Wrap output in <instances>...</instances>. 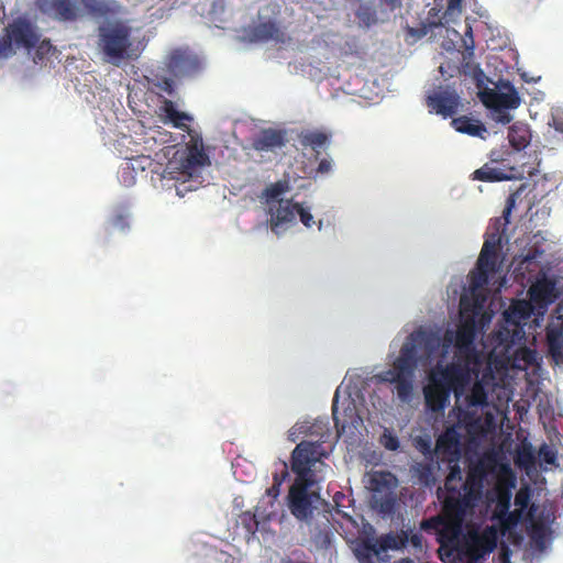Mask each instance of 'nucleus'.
<instances>
[{"label":"nucleus","mask_w":563,"mask_h":563,"mask_svg":"<svg viewBox=\"0 0 563 563\" xmlns=\"http://www.w3.org/2000/svg\"><path fill=\"white\" fill-rule=\"evenodd\" d=\"M519 512H505L503 517H500V523L504 530H508L515 527L519 521Z\"/></svg>","instance_id":"a18cd8bd"},{"label":"nucleus","mask_w":563,"mask_h":563,"mask_svg":"<svg viewBox=\"0 0 563 563\" xmlns=\"http://www.w3.org/2000/svg\"><path fill=\"white\" fill-rule=\"evenodd\" d=\"M382 12H394L401 7V0H378Z\"/></svg>","instance_id":"8fccbe9b"},{"label":"nucleus","mask_w":563,"mask_h":563,"mask_svg":"<svg viewBox=\"0 0 563 563\" xmlns=\"http://www.w3.org/2000/svg\"><path fill=\"white\" fill-rule=\"evenodd\" d=\"M497 113L496 121L507 124L512 120V117L506 110L495 111Z\"/></svg>","instance_id":"603ef678"},{"label":"nucleus","mask_w":563,"mask_h":563,"mask_svg":"<svg viewBox=\"0 0 563 563\" xmlns=\"http://www.w3.org/2000/svg\"><path fill=\"white\" fill-rule=\"evenodd\" d=\"M515 503L516 505H519L521 507H526L527 506V497L526 496H521V494H518L515 498Z\"/></svg>","instance_id":"680f3d73"},{"label":"nucleus","mask_w":563,"mask_h":563,"mask_svg":"<svg viewBox=\"0 0 563 563\" xmlns=\"http://www.w3.org/2000/svg\"><path fill=\"white\" fill-rule=\"evenodd\" d=\"M38 11L57 21H75L79 16L78 0H36Z\"/></svg>","instance_id":"4468645a"},{"label":"nucleus","mask_w":563,"mask_h":563,"mask_svg":"<svg viewBox=\"0 0 563 563\" xmlns=\"http://www.w3.org/2000/svg\"><path fill=\"white\" fill-rule=\"evenodd\" d=\"M516 358L522 361L526 366L533 365L537 361V353L534 350L520 347L516 351Z\"/></svg>","instance_id":"c03bdc74"},{"label":"nucleus","mask_w":563,"mask_h":563,"mask_svg":"<svg viewBox=\"0 0 563 563\" xmlns=\"http://www.w3.org/2000/svg\"><path fill=\"white\" fill-rule=\"evenodd\" d=\"M461 13V0H448L446 10L443 13V16L440 21V24L443 25L451 21V16L454 14Z\"/></svg>","instance_id":"79ce46f5"},{"label":"nucleus","mask_w":563,"mask_h":563,"mask_svg":"<svg viewBox=\"0 0 563 563\" xmlns=\"http://www.w3.org/2000/svg\"><path fill=\"white\" fill-rule=\"evenodd\" d=\"M355 15L365 27H369L378 22L377 10L369 4H361Z\"/></svg>","instance_id":"c9c22d12"},{"label":"nucleus","mask_w":563,"mask_h":563,"mask_svg":"<svg viewBox=\"0 0 563 563\" xmlns=\"http://www.w3.org/2000/svg\"><path fill=\"white\" fill-rule=\"evenodd\" d=\"M296 214L299 216L301 223L306 228H311L314 223L313 217L308 209H305L300 203H297Z\"/></svg>","instance_id":"49530a36"},{"label":"nucleus","mask_w":563,"mask_h":563,"mask_svg":"<svg viewBox=\"0 0 563 563\" xmlns=\"http://www.w3.org/2000/svg\"><path fill=\"white\" fill-rule=\"evenodd\" d=\"M380 443L389 451H397L400 446L398 438L388 429L384 430L380 437Z\"/></svg>","instance_id":"a19ab883"},{"label":"nucleus","mask_w":563,"mask_h":563,"mask_svg":"<svg viewBox=\"0 0 563 563\" xmlns=\"http://www.w3.org/2000/svg\"><path fill=\"white\" fill-rule=\"evenodd\" d=\"M496 89L485 88L479 91L481 101L494 111L516 109L520 104V97L514 85L508 80H499Z\"/></svg>","instance_id":"9b49d317"},{"label":"nucleus","mask_w":563,"mask_h":563,"mask_svg":"<svg viewBox=\"0 0 563 563\" xmlns=\"http://www.w3.org/2000/svg\"><path fill=\"white\" fill-rule=\"evenodd\" d=\"M439 70H440V73H441L442 75H444V66H443V65H441V66L439 67Z\"/></svg>","instance_id":"e2e57ef3"},{"label":"nucleus","mask_w":563,"mask_h":563,"mask_svg":"<svg viewBox=\"0 0 563 563\" xmlns=\"http://www.w3.org/2000/svg\"><path fill=\"white\" fill-rule=\"evenodd\" d=\"M296 210L297 202H294L291 199H279L278 201H273L271 206H268V223L271 230L279 235L282 230L295 222L296 219Z\"/></svg>","instance_id":"2eb2a0df"},{"label":"nucleus","mask_w":563,"mask_h":563,"mask_svg":"<svg viewBox=\"0 0 563 563\" xmlns=\"http://www.w3.org/2000/svg\"><path fill=\"white\" fill-rule=\"evenodd\" d=\"M473 376H475V380L470 388V393L465 395V404L468 408L473 407H487L488 406V393L492 386V382L494 380V375L490 371L483 373L481 377H478L479 372L475 368H472Z\"/></svg>","instance_id":"a211bd4d"},{"label":"nucleus","mask_w":563,"mask_h":563,"mask_svg":"<svg viewBox=\"0 0 563 563\" xmlns=\"http://www.w3.org/2000/svg\"><path fill=\"white\" fill-rule=\"evenodd\" d=\"M474 180L485 183H496L511 179V175L507 172L492 166L489 163L484 164L481 168L472 174Z\"/></svg>","instance_id":"bb28decb"},{"label":"nucleus","mask_w":563,"mask_h":563,"mask_svg":"<svg viewBox=\"0 0 563 563\" xmlns=\"http://www.w3.org/2000/svg\"><path fill=\"white\" fill-rule=\"evenodd\" d=\"M324 434H321L323 438ZM323 440L301 441L291 452L290 466L296 474L287 495V506L290 514L298 520L310 523L320 495L311 488L320 481L318 473L327 466L322 461L328 456Z\"/></svg>","instance_id":"f257e3e1"},{"label":"nucleus","mask_w":563,"mask_h":563,"mask_svg":"<svg viewBox=\"0 0 563 563\" xmlns=\"http://www.w3.org/2000/svg\"><path fill=\"white\" fill-rule=\"evenodd\" d=\"M467 33L470 34V40L462 38L463 46L465 48L464 53L462 54V67L464 69L465 74H476L484 75L482 69L473 62L474 56V40L472 36V30L468 27Z\"/></svg>","instance_id":"c85d7f7f"},{"label":"nucleus","mask_w":563,"mask_h":563,"mask_svg":"<svg viewBox=\"0 0 563 563\" xmlns=\"http://www.w3.org/2000/svg\"><path fill=\"white\" fill-rule=\"evenodd\" d=\"M427 104L435 113L448 118L456 113L460 104V98L454 91L445 90L429 96Z\"/></svg>","instance_id":"412c9836"},{"label":"nucleus","mask_w":563,"mask_h":563,"mask_svg":"<svg viewBox=\"0 0 563 563\" xmlns=\"http://www.w3.org/2000/svg\"><path fill=\"white\" fill-rule=\"evenodd\" d=\"M97 45L104 59L120 66L123 62L136 58L131 38V27L121 21L102 24L98 27Z\"/></svg>","instance_id":"39448f33"},{"label":"nucleus","mask_w":563,"mask_h":563,"mask_svg":"<svg viewBox=\"0 0 563 563\" xmlns=\"http://www.w3.org/2000/svg\"><path fill=\"white\" fill-rule=\"evenodd\" d=\"M497 466L498 459L495 453H485L476 461H470L466 478L462 484L463 493H456L455 499L465 501L474 508L482 496L487 475L494 473Z\"/></svg>","instance_id":"1a4fd4ad"},{"label":"nucleus","mask_w":563,"mask_h":563,"mask_svg":"<svg viewBox=\"0 0 563 563\" xmlns=\"http://www.w3.org/2000/svg\"><path fill=\"white\" fill-rule=\"evenodd\" d=\"M41 34L37 27L26 18L19 16L10 22L0 35V58H9L15 54V48L32 54Z\"/></svg>","instance_id":"6e6552de"},{"label":"nucleus","mask_w":563,"mask_h":563,"mask_svg":"<svg viewBox=\"0 0 563 563\" xmlns=\"http://www.w3.org/2000/svg\"><path fill=\"white\" fill-rule=\"evenodd\" d=\"M530 300H514L503 313V323L495 332L497 342L506 349L520 343L525 339L523 327L533 313Z\"/></svg>","instance_id":"0eeeda50"},{"label":"nucleus","mask_w":563,"mask_h":563,"mask_svg":"<svg viewBox=\"0 0 563 563\" xmlns=\"http://www.w3.org/2000/svg\"><path fill=\"white\" fill-rule=\"evenodd\" d=\"M552 126L558 131L563 133V118H553Z\"/></svg>","instance_id":"bf43d9fd"},{"label":"nucleus","mask_w":563,"mask_h":563,"mask_svg":"<svg viewBox=\"0 0 563 563\" xmlns=\"http://www.w3.org/2000/svg\"><path fill=\"white\" fill-rule=\"evenodd\" d=\"M498 542V531L494 526H487L482 532H470L465 544V553L471 562H476L492 553Z\"/></svg>","instance_id":"ddd939ff"},{"label":"nucleus","mask_w":563,"mask_h":563,"mask_svg":"<svg viewBox=\"0 0 563 563\" xmlns=\"http://www.w3.org/2000/svg\"><path fill=\"white\" fill-rule=\"evenodd\" d=\"M338 397H339V393L336 391L334 395L333 404H332V416H333L335 427L336 428L341 427V429L344 430L346 428V426L349 424V421L345 419H343V420L340 419Z\"/></svg>","instance_id":"de8ad7c7"},{"label":"nucleus","mask_w":563,"mask_h":563,"mask_svg":"<svg viewBox=\"0 0 563 563\" xmlns=\"http://www.w3.org/2000/svg\"><path fill=\"white\" fill-rule=\"evenodd\" d=\"M408 543V534L402 531L400 536L393 533L383 534L377 539L363 540V548L366 550V556L379 555L387 550H399Z\"/></svg>","instance_id":"6ab92c4d"},{"label":"nucleus","mask_w":563,"mask_h":563,"mask_svg":"<svg viewBox=\"0 0 563 563\" xmlns=\"http://www.w3.org/2000/svg\"><path fill=\"white\" fill-rule=\"evenodd\" d=\"M547 341L550 355L555 362H563V316L548 325Z\"/></svg>","instance_id":"b1692460"},{"label":"nucleus","mask_w":563,"mask_h":563,"mask_svg":"<svg viewBox=\"0 0 563 563\" xmlns=\"http://www.w3.org/2000/svg\"><path fill=\"white\" fill-rule=\"evenodd\" d=\"M109 228L111 230L125 231L129 228V214L125 212H118L109 220Z\"/></svg>","instance_id":"ea45409f"},{"label":"nucleus","mask_w":563,"mask_h":563,"mask_svg":"<svg viewBox=\"0 0 563 563\" xmlns=\"http://www.w3.org/2000/svg\"><path fill=\"white\" fill-rule=\"evenodd\" d=\"M527 457H528L529 460H531V459H532V456H531V454H530V453H527Z\"/></svg>","instance_id":"0e129e2a"},{"label":"nucleus","mask_w":563,"mask_h":563,"mask_svg":"<svg viewBox=\"0 0 563 563\" xmlns=\"http://www.w3.org/2000/svg\"><path fill=\"white\" fill-rule=\"evenodd\" d=\"M441 343L437 332L419 328L411 332L404 342L399 355L393 362L391 368L377 375L382 383L395 385L397 397L407 402L413 391V379L418 367V349H422L427 356L434 353Z\"/></svg>","instance_id":"f03ea898"},{"label":"nucleus","mask_w":563,"mask_h":563,"mask_svg":"<svg viewBox=\"0 0 563 563\" xmlns=\"http://www.w3.org/2000/svg\"><path fill=\"white\" fill-rule=\"evenodd\" d=\"M449 464V474L444 482V488L446 490L445 497H455L456 493H463L462 487L457 488L454 483L462 481V470L459 462H452Z\"/></svg>","instance_id":"7c9ffc66"},{"label":"nucleus","mask_w":563,"mask_h":563,"mask_svg":"<svg viewBox=\"0 0 563 563\" xmlns=\"http://www.w3.org/2000/svg\"><path fill=\"white\" fill-rule=\"evenodd\" d=\"M547 534V528L542 522H533L531 526L530 537L536 545L540 549L544 547V539Z\"/></svg>","instance_id":"4c0bfd02"},{"label":"nucleus","mask_w":563,"mask_h":563,"mask_svg":"<svg viewBox=\"0 0 563 563\" xmlns=\"http://www.w3.org/2000/svg\"><path fill=\"white\" fill-rule=\"evenodd\" d=\"M330 132L320 130H303L298 134V140L303 147H310L317 155L320 148L325 147L331 141Z\"/></svg>","instance_id":"a878e982"},{"label":"nucleus","mask_w":563,"mask_h":563,"mask_svg":"<svg viewBox=\"0 0 563 563\" xmlns=\"http://www.w3.org/2000/svg\"><path fill=\"white\" fill-rule=\"evenodd\" d=\"M544 461L548 463V464H553L555 462V454L551 451H547L544 453Z\"/></svg>","instance_id":"052dcab7"},{"label":"nucleus","mask_w":563,"mask_h":563,"mask_svg":"<svg viewBox=\"0 0 563 563\" xmlns=\"http://www.w3.org/2000/svg\"><path fill=\"white\" fill-rule=\"evenodd\" d=\"M280 483H274L269 488L266 489L267 496L275 500L279 495Z\"/></svg>","instance_id":"5fc2aeb1"},{"label":"nucleus","mask_w":563,"mask_h":563,"mask_svg":"<svg viewBox=\"0 0 563 563\" xmlns=\"http://www.w3.org/2000/svg\"><path fill=\"white\" fill-rule=\"evenodd\" d=\"M508 140L510 145L517 151L526 148L530 142L527 129L517 124L509 128Z\"/></svg>","instance_id":"72a5a7b5"},{"label":"nucleus","mask_w":563,"mask_h":563,"mask_svg":"<svg viewBox=\"0 0 563 563\" xmlns=\"http://www.w3.org/2000/svg\"><path fill=\"white\" fill-rule=\"evenodd\" d=\"M151 85L158 89L159 91L166 92L168 95L174 93V81L173 79L166 76L155 75L151 80Z\"/></svg>","instance_id":"e433bc0d"},{"label":"nucleus","mask_w":563,"mask_h":563,"mask_svg":"<svg viewBox=\"0 0 563 563\" xmlns=\"http://www.w3.org/2000/svg\"><path fill=\"white\" fill-rule=\"evenodd\" d=\"M395 476L389 472H374L369 478V488L374 492V504L384 514H390L396 505L393 493Z\"/></svg>","instance_id":"f8f14e48"},{"label":"nucleus","mask_w":563,"mask_h":563,"mask_svg":"<svg viewBox=\"0 0 563 563\" xmlns=\"http://www.w3.org/2000/svg\"><path fill=\"white\" fill-rule=\"evenodd\" d=\"M459 420L466 427H472L473 424L478 422V418L476 417V415L474 412H471L468 410H462V409H460Z\"/></svg>","instance_id":"09e8293b"},{"label":"nucleus","mask_w":563,"mask_h":563,"mask_svg":"<svg viewBox=\"0 0 563 563\" xmlns=\"http://www.w3.org/2000/svg\"><path fill=\"white\" fill-rule=\"evenodd\" d=\"M289 183L287 180H278L268 185L264 191L263 197L266 200L267 206H271L273 201H278L282 195L289 190Z\"/></svg>","instance_id":"f704fd0d"},{"label":"nucleus","mask_w":563,"mask_h":563,"mask_svg":"<svg viewBox=\"0 0 563 563\" xmlns=\"http://www.w3.org/2000/svg\"><path fill=\"white\" fill-rule=\"evenodd\" d=\"M417 476L421 483L430 486L434 483L433 467L429 463L419 464L417 467Z\"/></svg>","instance_id":"58836bf2"},{"label":"nucleus","mask_w":563,"mask_h":563,"mask_svg":"<svg viewBox=\"0 0 563 563\" xmlns=\"http://www.w3.org/2000/svg\"><path fill=\"white\" fill-rule=\"evenodd\" d=\"M163 110L167 119L177 129H187L188 126L184 123L185 121H191V117L185 112H180L176 109L173 101L165 99Z\"/></svg>","instance_id":"2f4dec72"},{"label":"nucleus","mask_w":563,"mask_h":563,"mask_svg":"<svg viewBox=\"0 0 563 563\" xmlns=\"http://www.w3.org/2000/svg\"><path fill=\"white\" fill-rule=\"evenodd\" d=\"M209 164V156L203 148L190 142L185 148L175 152L166 166V173L172 178L181 179L177 194L183 196L185 191L192 190V178L198 177L201 168Z\"/></svg>","instance_id":"423d86ee"},{"label":"nucleus","mask_w":563,"mask_h":563,"mask_svg":"<svg viewBox=\"0 0 563 563\" xmlns=\"http://www.w3.org/2000/svg\"><path fill=\"white\" fill-rule=\"evenodd\" d=\"M408 541L415 547V548H421L422 545V536L419 533L411 534L410 538H408Z\"/></svg>","instance_id":"13d9d810"},{"label":"nucleus","mask_w":563,"mask_h":563,"mask_svg":"<svg viewBox=\"0 0 563 563\" xmlns=\"http://www.w3.org/2000/svg\"><path fill=\"white\" fill-rule=\"evenodd\" d=\"M473 509L467 503H461L453 496L444 497L443 515L433 516L422 521L421 528L426 531H434L440 547L452 553L459 549L463 521Z\"/></svg>","instance_id":"20e7f679"},{"label":"nucleus","mask_w":563,"mask_h":563,"mask_svg":"<svg viewBox=\"0 0 563 563\" xmlns=\"http://www.w3.org/2000/svg\"><path fill=\"white\" fill-rule=\"evenodd\" d=\"M554 289L555 284L551 279L543 278L537 280L528 291L531 303L545 309L555 299Z\"/></svg>","instance_id":"5701e85b"},{"label":"nucleus","mask_w":563,"mask_h":563,"mask_svg":"<svg viewBox=\"0 0 563 563\" xmlns=\"http://www.w3.org/2000/svg\"><path fill=\"white\" fill-rule=\"evenodd\" d=\"M332 169V162L331 159L329 158H322L319 164H318V167L316 169V173L317 174H321V175H324V174H328L330 173Z\"/></svg>","instance_id":"3c124183"},{"label":"nucleus","mask_w":563,"mask_h":563,"mask_svg":"<svg viewBox=\"0 0 563 563\" xmlns=\"http://www.w3.org/2000/svg\"><path fill=\"white\" fill-rule=\"evenodd\" d=\"M499 239L493 235L486 239L477 258L476 267L470 273V286L472 290L483 288L488 284L489 275L497 271V250Z\"/></svg>","instance_id":"9d476101"},{"label":"nucleus","mask_w":563,"mask_h":563,"mask_svg":"<svg viewBox=\"0 0 563 563\" xmlns=\"http://www.w3.org/2000/svg\"><path fill=\"white\" fill-rule=\"evenodd\" d=\"M519 195H520L519 190L511 192L506 200V206H505V209H504L503 216H501V218L505 221V225L510 223V216H511L514 208L516 207V202H517V199L519 198Z\"/></svg>","instance_id":"37998d69"},{"label":"nucleus","mask_w":563,"mask_h":563,"mask_svg":"<svg viewBox=\"0 0 563 563\" xmlns=\"http://www.w3.org/2000/svg\"><path fill=\"white\" fill-rule=\"evenodd\" d=\"M287 143L285 130L263 129L253 140L252 148L257 152H275L283 148Z\"/></svg>","instance_id":"aec40b11"},{"label":"nucleus","mask_w":563,"mask_h":563,"mask_svg":"<svg viewBox=\"0 0 563 563\" xmlns=\"http://www.w3.org/2000/svg\"><path fill=\"white\" fill-rule=\"evenodd\" d=\"M435 453L442 462H459L461 459V434L456 426H451L442 432L435 442Z\"/></svg>","instance_id":"dca6fc26"},{"label":"nucleus","mask_w":563,"mask_h":563,"mask_svg":"<svg viewBox=\"0 0 563 563\" xmlns=\"http://www.w3.org/2000/svg\"><path fill=\"white\" fill-rule=\"evenodd\" d=\"M509 555H510V549L508 548V545L503 544L500 548V554H499L500 562L501 563H510Z\"/></svg>","instance_id":"6e6d98bb"},{"label":"nucleus","mask_w":563,"mask_h":563,"mask_svg":"<svg viewBox=\"0 0 563 563\" xmlns=\"http://www.w3.org/2000/svg\"><path fill=\"white\" fill-rule=\"evenodd\" d=\"M452 125L457 132L472 136H479L483 132H486V128L482 123L465 115L453 119Z\"/></svg>","instance_id":"c756f323"},{"label":"nucleus","mask_w":563,"mask_h":563,"mask_svg":"<svg viewBox=\"0 0 563 563\" xmlns=\"http://www.w3.org/2000/svg\"><path fill=\"white\" fill-rule=\"evenodd\" d=\"M84 8L95 16L107 18L117 12L115 1L106 0H79Z\"/></svg>","instance_id":"cd10ccee"},{"label":"nucleus","mask_w":563,"mask_h":563,"mask_svg":"<svg viewBox=\"0 0 563 563\" xmlns=\"http://www.w3.org/2000/svg\"><path fill=\"white\" fill-rule=\"evenodd\" d=\"M199 59L191 53L183 49L173 51L166 60L167 71L174 77L190 76L198 71Z\"/></svg>","instance_id":"f3484780"},{"label":"nucleus","mask_w":563,"mask_h":563,"mask_svg":"<svg viewBox=\"0 0 563 563\" xmlns=\"http://www.w3.org/2000/svg\"><path fill=\"white\" fill-rule=\"evenodd\" d=\"M355 555L357 556V559L361 563H365L366 561H369L372 559V558L366 556V550L363 548V541L356 549Z\"/></svg>","instance_id":"864d4df0"},{"label":"nucleus","mask_w":563,"mask_h":563,"mask_svg":"<svg viewBox=\"0 0 563 563\" xmlns=\"http://www.w3.org/2000/svg\"><path fill=\"white\" fill-rule=\"evenodd\" d=\"M475 338V325L474 322L462 323L455 334L452 331H446L444 334V341L451 344L454 340L455 346L459 351H467L472 347Z\"/></svg>","instance_id":"393cba45"},{"label":"nucleus","mask_w":563,"mask_h":563,"mask_svg":"<svg viewBox=\"0 0 563 563\" xmlns=\"http://www.w3.org/2000/svg\"><path fill=\"white\" fill-rule=\"evenodd\" d=\"M286 476H288V470H287V464L284 463L283 464V472H282V475L279 477V475L277 473L274 474L273 476V479H274V483H283V481L286 478Z\"/></svg>","instance_id":"4d7b16f0"},{"label":"nucleus","mask_w":563,"mask_h":563,"mask_svg":"<svg viewBox=\"0 0 563 563\" xmlns=\"http://www.w3.org/2000/svg\"><path fill=\"white\" fill-rule=\"evenodd\" d=\"M249 35L252 40L260 42L274 41L276 43L284 44L289 41L285 31L277 22L272 20L254 25L250 29Z\"/></svg>","instance_id":"4be33fe9"},{"label":"nucleus","mask_w":563,"mask_h":563,"mask_svg":"<svg viewBox=\"0 0 563 563\" xmlns=\"http://www.w3.org/2000/svg\"><path fill=\"white\" fill-rule=\"evenodd\" d=\"M32 59L35 64H45L56 53L55 46L49 40H38V43L32 49Z\"/></svg>","instance_id":"473e14b6"},{"label":"nucleus","mask_w":563,"mask_h":563,"mask_svg":"<svg viewBox=\"0 0 563 563\" xmlns=\"http://www.w3.org/2000/svg\"><path fill=\"white\" fill-rule=\"evenodd\" d=\"M473 380V371L468 363L451 362L437 365L429 374V384L423 388L428 410L442 412L453 393L456 400L465 395Z\"/></svg>","instance_id":"7ed1b4c3"}]
</instances>
